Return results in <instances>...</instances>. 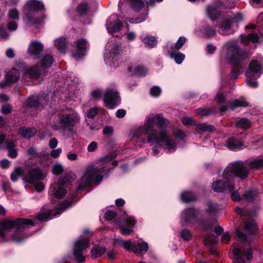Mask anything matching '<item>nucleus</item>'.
Here are the masks:
<instances>
[{
	"label": "nucleus",
	"mask_w": 263,
	"mask_h": 263,
	"mask_svg": "<svg viewBox=\"0 0 263 263\" xmlns=\"http://www.w3.org/2000/svg\"><path fill=\"white\" fill-rule=\"evenodd\" d=\"M263 72V58L260 56L258 60L252 61L249 65V68L246 71L247 77H255L259 78Z\"/></svg>",
	"instance_id": "16"
},
{
	"label": "nucleus",
	"mask_w": 263,
	"mask_h": 263,
	"mask_svg": "<svg viewBox=\"0 0 263 263\" xmlns=\"http://www.w3.org/2000/svg\"><path fill=\"white\" fill-rule=\"evenodd\" d=\"M20 77V72L16 68H13L6 75L7 84L15 83L18 81Z\"/></svg>",
	"instance_id": "29"
},
{
	"label": "nucleus",
	"mask_w": 263,
	"mask_h": 263,
	"mask_svg": "<svg viewBox=\"0 0 263 263\" xmlns=\"http://www.w3.org/2000/svg\"><path fill=\"white\" fill-rule=\"evenodd\" d=\"M116 216L115 212L112 211H107L105 214V218L107 220H112Z\"/></svg>",
	"instance_id": "60"
},
{
	"label": "nucleus",
	"mask_w": 263,
	"mask_h": 263,
	"mask_svg": "<svg viewBox=\"0 0 263 263\" xmlns=\"http://www.w3.org/2000/svg\"><path fill=\"white\" fill-rule=\"evenodd\" d=\"M115 223L119 227L122 235H129L133 232L137 221L134 216L125 214L120 220H116Z\"/></svg>",
	"instance_id": "14"
},
{
	"label": "nucleus",
	"mask_w": 263,
	"mask_h": 263,
	"mask_svg": "<svg viewBox=\"0 0 263 263\" xmlns=\"http://www.w3.org/2000/svg\"><path fill=\"white\" fill-rule=\"evenodd\" d=\"M114 245L120 246L125 250L130 251L139 255L145 254L148 248L147 243L140 238L137 241H132V239L124 240L121 238H118L114 240Z\"/></svg>",
	"instance_id": "11"
},
{
	"label": "nucleus",
	"mask_w": 263,
	"mask_h": 263,
	"mask_svg": "<svg viewBox=\"0 0 263 263\" xmlns=\"http://www.w3.org/2000/svg\"><path fill=\"white\" fill-rule=\"evenodd\" d=\"M34 128L22 127L19 129L18 134L24 138L29 139L36 133Z\"/></svg>",
	"instance_id": "37"
},
{
	"label": "nucleus",
	"mask_w": 263,
	"mask_h": 263,
	"mask_svg": "<svg viewBox=\"0 0 263 263\" xmlns=\"http://www.w3.org/2000/svg\"><path fill=\"white\" fill-rule=\"evenodd\" d=\"M71 206V201H65L58 208L46 209V212L38 214L33 220L20 218L2 220L0 221V238L5 241L11 240L17 243L21 242L26 237L21 236L20 232L21 229L34 226L38 221H47L55 218Z\"/></svg>",
	"instance_id": "2"
},
{
	"label": "nucleus",
	"mask_w": 263,
	"mask_h": 263,
	"mask_svg": "<svg viewBox=\"0 0 263 263\" xmlns=\"http://www.w3.org/2000/svg\"><path fill=\"white\" fill-rule=\"evenodd\" d=\"M98 114V109L96 107L90 108L87 113V117L90 119L93 118Z\"/></svg>",
	"instance_id": "58"
},
{
	"label": "nucleus",
	"mask_w": 263,
	"mask_h": 263,
	"mask_svg": "<svg viewBox=\"0 0 263 263\" xmlns=\"http://www.w3.org/2000/svg\"><path fill=\"white\" fill-rule=\"evenodd\" d=\"M145 0H120L118 7L121 11L122 7L128 5L135 11H139L144 5Z\"/></svg>",
	"instance_id": "22"
},
{
	"label": "nucleus",
	"mask_w": 263,
	"mask_h": 263,
	"mask_svg": "<svg viewBox=\"0 0 263 263\" xmlns=\"http://www.w3.org/2000/svg\"><path fill=\"white\" fill-rule=\"evenodd\" d=\"M180 199L183 202H188L196 200V196L190 191H184L181 193Z\"/></svg>",
	"instance_id": "42"
},
{
	"label": "nucleus",
	"mask_w": 263,
	"mask_h": 263,
	"mask_svg": "<svg viewBox=\"0 0 263 263\" xmlns=\"http://www.w3.org/2000/svg\"><path fill=\"white\" fill-rule=\"evenodd\" d=\"M251 77H247L246 83L247 85L252 88H256L258 87V82L255 80H252L251 79Z\"/></svg>",
	"instance_id": "56"
},
{
	"label": "nucleus",
	"mask_w": 263,
	"mask_h": 263,
	"mask_svg": "<svg viewBox=\"0 0 263 263\" xmlns=\"http://www.w3.org/2000/svg\"><path fill=\"white\" fill-rule=\"evenodd\" d=\"M173 133L174 137L180 140H184L186 137L185 133L179 129H174Z\"/></svg>",
	"instance_id": "52"
},
{
	"label": "nucleus",
	"mask_w": 263,
	"mask_h": 263,
	"mask_svg": "<svg viewBox=\"0 0 263 263\" xmlns=\"http://www.w3.org/2000/svg\"><path fill=\"white\" fill-rule=\"evenodd\" d=\"M142 42L145 44V46L148 48H153L157 44V40L155 36L146 34L145 36H140Z\"/></svg>",
	"instance_id": "36"
},
{
	"label": "nucleus",
	"mask_w": 263,
	"mask_h": 263,
	"mask_svg": "<svg viewBox=\"0 0 263 263\" xmlns=\"http://www.w3.org/2000/svg\"><path fill=\"white\" fill-rule=\"evenodd\" d=\"M248 105V103L244 98H240L239 99L234 100L232 103H228V106L226 105L222 106L220 107L219 110L221 113H222L226 111L228 107L231 108L232 109H234L236 107H246Z\"/></svg>",
	"instance_id": "25"
},
{
	"label": "nucleus",
	"mask_w": 263,
	"mask_h": 263,
	"mask_svg": "<svg viewBox=\"0 0 263 263\" xmlns=\"http://www.w3.org/2000/svg\"><path fill=\"white\" fill-rule=\"evenodd\" d=\"M170 53V56L171 59H173L176 64H181L185 59V54L179 50H170L166 49Z\"/></svg>",
	"instance_id": "30"
},
{
	"label": "nucleus",
	"mask_w": 263,
	"mask_h": 263,
	"mask_svg": "<svg viewBox=\"0 0 263 263\" xmlns=\"http://www.w3.org/2000/svg\"><path fill=\"white\" fill-rule=\"evenodd\" d=\"M181 121L184 125H191L194 123L193 119L189 117H183L181 118Z\"/></svg>",
	"instance_id": "59"
},
{
	"label": "nucleus",
	"mask_w": 263,
	"mask_h": 263,
	"mask_svg": "<svg viewBox=\"0 0 263 263\" xmlns=\"http://www.w3.org/2000/svg\"><path fill=\"white\" fill-rule=\"evenodd\" d=\"M186 42V38L180 36L176 43L168 42L166 45V49L177 50L180 49Z\"/></svg>",
	"instance_id": "31"
},
{
	"label": "nucleus",
	"mask_w": 263,
	"mask_h": 263,
	"mask_svg": "<svg viewBox=\"0 0 263 263\" xmlns=\"http://www.w3.org/2000/svg\"><path fill=\"white\" fill-rule=\"evenodd\" d=\"M240 36L242 42L246 45L248 44L250 42L253 43H257L259 40L258 35L254 33L248 35L241 34Z\"/></svg>",
	"instance_id": "38"
},
{
	"label": "nucleus",
	"mask_w": 263,
	"mask_h": 263,
	"mask_svg": "<svg viewBox=\"0 0 263 263\" xmlns=\"http://www.w3.org/2000/svg\"><path fill=\"white\" fill-rule=\"evenodd\" d=\"M227 59L232 64L238 65L239 67H233L231 74V79L237 78L240 69L242 68L241 60L247 57V53L241 49L237 43V40L233 39L226 43L223 46Z\"/></svg>",
	"instance_id": "4"
},
{
	"label": "nucleus",
	"mask_w": 263,
	"mask_h": 263,
	"mask_svg": "<svg viewBox=\"0 0 263 263\" xmlns=\"http://www.w3.org/2000/svg\"><path fill=\"white\" fill-rule=\"evenodd\" d=\"M206 212L210 215H215L220 210L219 205L211 201H208L206 203Z\"/></svg>",
	"instance_id": "41"
},
{
	"label": "nucleus",
	"mask_w": 263,
	"mask_h": 263,
	"mask_svg": "<svg viewBox=\"0 0 263 263\" xmlns=\"http://www.w3.org/2000/svg\"><path fill=\"white\" fill-rule=\"evenodd\" d=\"M232 187L229 188L227 193H229L231 195V197L233 200L235 201H241L242 200V197L239 193V187H236L234 181L232 182Z\"/></svg>",
	"instance_id": "33"
},
{
	"label": "nucleus",
	"mask_w": 263,
	"mask_h": 263,
	"mask_svg": "<svg viewBox=\"0 0 263 263\" xmlns=\"http://www.w3.org/2000/svg\"><path fill=\"white\" fill-rule=\"evenodd\" d=\"M104 101L108 108L112 109L120 103L119 92L115 89L107 88L104 96Z\"/></svg>",
	"instance_id": "18"
},
{
	"label": "nucleus",
	"mask_w": 263,
	"mask_h": 263,
	"mask_svg": "<svg viewBox=\"0 0 263 263\" xmlns=\"http://www.w3.org/2000/svg\"><path fill=\"white\" fill-rule=\"evenodd\" d=\"M117 156V154L114 152L112 153H109L106 155L104 157H103L101 158H100L98 160V162H100L101 164H105L109 162H110L111 160H112L113 159H114Z\"/></svg>",
	"instance_id": "46"
},
{
	"label": "nucleus",
	"mask_w": 263,
	"mask_h": 263,
	"mask_svg": "<svg viewBox=\"0 0 263 263\" xmlns=\"http://www.w3.org/2000/svg\"><path fill=\"white\" fill-rule=\"evenodd\" d=\"M121 20L122 18L116 15H111L106 20V29L109 33L111 34L119 32L123 27Z\"/></svg>",
	"instance_id": "20"
},
{
	"label": "nucleus",
	"mask_w": 263,
	"mask_h": 263,
	"mask_svg": "<svg viewBox=\"0 0 263 263\" xmlns=\"http://www.w3.org/2000/svg\"><path fill=\"white\" fill-rule=\"evenodd\" d=\"M49 94L47 93L46 95L43 97V99H41L39 100V98L35 96L30 97L27 101V105L30 107H39L40 105L43 104L42 106H44L45 102H47L46 98H49Z\"/></svg>",
	"instance_id": "26"
},
{
	"label": "nucleus",
	"mask_w": 263,
	"mask_h": 263,
	"mask_svg": "<svg viewBox=\"0 0 263 263\" xmlns=\"http://www.w3.org/2000/svg\"><path fill=\"white\" fill-rule=\"evenodd\" d=\"M236 233L238 240L242 242H245L247 240V236L245 233L241 232L238 229L236 230Z\"/></svg>",
	"instance_id": "57"
},
{
	"label": "nucleus",
	"mask_w": 263,
	"mask_h": 263,
	"mask_svg": "<svg viewBox=\"0 0 263 263\" xmlns=\"http://www.w3.org/2000/svg\"><path fill=\"white\" fill-rule=\"evenodd\" d=\"M216 100L219 103H224L226 101V98L223 93L221 91L218 92L216 96Z\"/></svg>",
	"instance_id": "63"
},
{
	"label": "nucleus",
	"mask_w": 263,
	"mask_h": 263,
	"mask_svg": "<svg viewBox=\"0 0 263 263\" xmlns=\"http://www.w3.org/2000/svg\"><path fill=\"white\" fill-rule=\"evenodd\" d=\"M71 177L69 175L61 177L58 183H54L51 185L49 191V195L56 198L64 197L67 192L64 186L66 185L67 183H69Z\"/></svg>",
	"instance_id": "15"
},
{
	"label": "nucleus",
	"mask_w": 263,
	"mask_h": 263,
	"mask_svg": "<svg viewBox=\"0 0 263 263\" xmlns=\"http://www.w3.org/2000/svg\"><path fill=\"white\" fill-rule=\"evenodd\" d=\"M45 75V71L42 70L37 65L26 68L23 72V76L24 77L28 76L30 78L33 79L40 78Z\"/></svg>",
	"instance_id": "23"
},
{
	"label": "nucleus",
	"mask_w": 263,
	"mask_h": 263,
	"mask_svg": "<svg viewBox=\"0 0 263 263\" xmlns=\"http://www.w3.org/2000/svg\"><path fill=\"white\" fill-rule=\"evenodd\" d=\"M244 228L246 231L251 234H254L256 229V225L254 221L246 222Z\"/></svg>",
	"instance_id": "47"
},
{
	"label": "nucleus",
	"mask_w": 263,
	"mask_h": 263,
	"mask_svg": "<svg viewBox=\"0 0 263 263\" xmlns=\"http://www.w3.org/2000/svg\"><path fill=\"white\" fill-rule=\"evenodd\" d=\"M203 32L208 36L211 37L213 36L215 34V30L210 28L209 26L204 27L203 29Z\"/></svg>",
	"instance_id": "55"
},
{
	"label": "nucleus",
	"mask_w": 263,
	"mask_h": 263,
	"mask_svg": "<svg viewBox=\"0 0 263 263\" xmlns=\"http://www.w3.org/2000/svg\"><path fill=\"white\" fill-rule=\"evenodd\" d=\"M24 170L21 167H15L12 172L10 178L13 182L18 180L20 176H24L23 181L25 183H29L33 185L35 190L37 192H41L45 189V186L42 180L46 176V173L42 171L40 168H32L24 174Z\"/></svg>",
	"instance_id": "5"
},
{
	"label": "nucleus",
	"mask_w": 263,
	"mask_h": 263,
	"mask_svg": "<svg viewBox=\"0 0 263 263\" xmlns=\"http://www.w3.org/2000/svg\"><path fill=\"white\" fill-rule=\"evenodd\" d=\"M198 214L199 211L194 208L184 209L180 214V221L181 225L186 226L191 224H195L197 228H200L203 230L210 229L211 226L205 225L203 221L198 219Z\"/></svg>",
	"instance_id": "12"
},
{
	"label": "nucleus",
	"mask_w": 263,
	"mask_h": 263,
	"mask_svg": "<svg viewBox=\"0 0 263 263\" xmlns=\"http://www.w3.org/2000/svg\"><path fill=\"white\" fill-rule=\"evenodd\" d=\"M221 6L215 5H209L206 8V12L209 17L213 21L220 18L221 15V12L220 10Z\"/></svg>",
	"instance_id": "24"
},
{
	"label": "nucleus",
	"mask_w": 263,
	"mask_h": 263,
	"mask_svg": "<svg viewBox=\"0 0 263 263\" xmlns=\"http://www.w3.org/2000/svg\"><path fill=\"white\" fill-rule=\"evenodd\" d=\"M80 117L78 112L71 110L68 112L61 114L58 120L51 125L52 128L55 130L73 132L75 126L80 122Z\"/></svg>",
	"instance_id": "8"
},
{
	"label": "nucleus",
	"mask_w": 263,
	"mask_h": 263,
	"mask_svg": "<svg viewBox=\"0 0 263 263\" xmlns=\"http://www.w3.org/2000/svg\"><path fill=\"white\" fill-rule=\"evenodd\" d=\"M72 46V56L74 59L78 60L85 54L87 47V42L84 39H81L76 41Z\"/></svg>",
	"instance_id": "19"
},
{
	"label": "nucleus",
	"mask_w": 263,
	"mask_h": 263,
	"mask_svg": "<svg viewBox=\"0 0 263 263\" xmlns=\"http://www.w3.org/2000/svg\"><path fill=\"white\" fill-rule=\"evenodd\" d=\"M225 145L231 150H238L243 148V143L234 137L228 139L225 143Z\"/></svg>",
	"instance_id": "28"
},
{
	"label": "nucleus",
	"mask_w": 263,
	"mask_h": 263,
	"mask_svg": "<svg viewBox=\"0 0 263 263\" xmlns=\"http://www.w3.org/2000/svg\"><path fill=\"white\" fill-rule=\"evenodd\" d=\"M233 253L235 256L234 263H246L244 258L241 256V249L238 247H234L233 250Z\"/></svg>",
	"instance_id": "44"
},
{
	"label": "nucleus",
	"mask_w": 263,
	"mask_h": 263,
	"mask_svg": "<svg viewBox=\"0 0 263 263\" xmlns=\"http://www.w3.org/2000/svg\"><path fill=\"white\" fill-rule=\"evenodd\" d=\"M16 145V141L9 140L6 138L5 134L0 132V148L7 149L8 151V156L11 158H15L17 156Z\"/></svg>",
	"instance_id": "17"
},
{
	"label": "nucleus",
	"mask_w": 263,
	"mask_h": 263,
	"mask_svg": "<svg viewBox=\"0 0 263 263\" xmlns=\"http://www.w3.org/2000/svg\"><path fill=\"white\" fill-rule=\"evenodd\" d=\"M64 169L63 166L61 164H55L53 166L52 171L54 175H59L63 172Z\"/></svg>",
	"instance_id": "54"
},
{
	"label": "nucleus",
	"mask_w": 263,
	"mask_h": 263,
	"mask_svg": "<svg viewBox=\"0 0 263 263\" xmlns=\"http://www.w3.org/2000/svg\"><path fill=\"white\" fill-rule=\"evenodd\" d=\"M20 12L16 8H13L8 11L7 16L9 19L18 20L20 18Z\"/></svg>",
	"instance_id": "45"
},
{
	"label": "nucleus",
	"mask_w": 263,
	"mask_h": 263,
	"mask_svg": "<svg viewBox=\"0 0 263 263\" xmlns=\"http://www.w3.org/2000/svg\"><path fill=\"white\" fill-rule=\"evenodd\" d=\"M234 176L240 179H245L248 176L246 166L242 161H236L229 163L223 170L221 177L220 176L212 183V189L215 192L227 193L229 188L232 187L230 178Z\"/></svg>",
	"instance_id": "3"
},
{
	"label": "nucleus",
	"mask_w": 263,
	"mask_h": 263,
	"mask_svg": "<svg viewBox=\"0 0 263 263\" xmlns=\"http://www.w3.org/2000/svg\"><path fill=\"white\" fill-rule=\"evenodd\" d=\"M45 5L41 0H29L23 8L24 20L29 25L41 24L44 17L39 15V12L44 9Z\"/></svg>",
	"instance_id": "7"
},
{
	"label": "nucleus",
	"mask_w": 263,
	"mask_h": 263,
	"mask_svg": "<svg viewBox=\"0 0 263 263\" xmlns=\"http://www.w3.org/2000/svg\"><path fill=\"white\" fill-rule=\"evenodd\" d=\"M17 24L15 21H10L7 24V28L10 31H15L17 28Z\"/></svg>",
	"instance_id": "62"
},
{
	"label": "nucleus",
	"mask_w": 263,
	"mask_h": 263,
	"mask_svg": "<svg viewBox=\"0 0 263 263\" xmlns=\"http://www.w3.org/2000/svg\"><path fill=\"white\" fill-rule=\"evenodd\" d=\"M92 232L88 229H85L83 234L76 239L73 243L72 251L75 259L78 263H82L85 260L83 251L88 248L90 244V237Z\"/></svg>",
	"instance_id": "9"
},
{
	"label": "nucleus",
	"mask_w": 263,
	"mask_h": 263,
	"mask_svg": "<svg viewBox=\"0 0 263 263\" xmlns=\"http://www.w3.org/2000/svg\"><path fill=\"white\" fill-rule=\"evenodd\" d=\"M44 49V45L36 40L32 41L28 48V53L33 56L34 58L39 59Z\"/></svg>",
	"instance_id": "21"
},
{
	"label": "nucleus",
	"mask_w": 263,
	"mask_h": 263,
	"mask_svg": "<svg viewBox=\"0 0 263 263\" xmlns=\"http://www.w3.org/2000/svg\"><path fill=\"white\" fill-rule=\"evenodd\" d=\"M109 173V170L105 167H98L93 165L87 166L84 171L82 176L78 180V186L76 191L84 190L92 182L99 183L104 178L108 176Z\"/></svg>",
	"instance_id": "6"
},
{
	"label": "nucleus",
	"mask_w": 263,
	"mask_h": 263,
	"mask_svg": "<svg viewBox=\"0 0 263 263\" xmlns=\"http://www.w3.org/2000/svg\"><path fill=\"white\" fill-rule=\"evenodd\" d=\"M235 126L237 128L248 129L251 126V121L246 118H241L235 122Z\"/></svg>",
	"instance_id": "43"
},
{
	"label": "nucleus",
	"mask_w": 263,
	"mask_h": 263,
	"mask_svg": "<svg viewBox=\"0 0 263 263\" xmlns=\"http://www.w3.org/2000/svg\"><path fill=\"white\" fill-rule=\"evenodd\" d=\"M257 192L256 190L246 191L243 194V197L248 201H252L256 196Z\"/></svg>",
	"instance_id": "50"
},
{
	"label": "nucleus",
	"mask_w": 263,
	"mask_h": 263,
	"mask_svg": "<svg viewBox=\"0 0 263 263\" xmlns=\"http://www.w3.org/2000/svg\"><path fill=\"white\" fill-rule=\"evenodd\" d=\"M218 240V238L213 234L208 235L204 238V243L205 245H213L216 244Z\"/></svg>",
	"instance_id": "49"
},
{
	"label": "nucleus",
	"mask_w": 263,
	"mask_h": 263,
	"mask_svg": "<svg viewBox=\"0 0 263 263\" xmlns=\"http://www.w3.org/2000/svg\"><path fill=\"white\" fill-rule=\"evenodd\" d=\"M123 53L121 43L109 41L104 56L106 64L113 67L118 66V62L123 59Z\"/></svg>",
	"instance_id": "10"
},
{
	"label": "nucleus",
	"mask_w": 263,
	"mask_h": 263,
	"mask_svg": "<svg viewBox=\"0 0 263 263\" xmlns=\"http://www.w3.org/2000/svg\"><path fill=\"white\" fill-rule=\"evenodd\" d=\"M243 162L245 163V166H246L249 173V167L251 169L255 170L263 167V157H259L248 163Z\"/></svg>",
	"instance_id": "32"
},
{
	"label": "nucleus",
	"mask_w": 263,
	"mask_h": 263,
	"mask_svg": "<svg viewBox=\"0 0 263 263\" xmlns=\"http://www.w3.org/2000/svg\"><path fill=\"white\" fill-rule=\"evenodd\" d=\"M53 59L51 55L45 54L41 59V66L44 68H48L51 67L53 63Z\"/></svg>",
	"instance_id": "39"
},
{
	"label": "nucleus",
	"mask_w": 263,
	"mask_h": 263,
	"mask_svg": "<svg viewBox=\"0 0 263 263\" xmlns=\"http://www.w3.org/2000/svg\"><path fill=\"white\" fill-rule=\"evenodd\" d=\"M93 2V0H83V1L78 5L77 11L81 15H85L89 9V6L92 5Z\"/></svg>",
	"instance_id": "27"
},
{
	"label": "nucleus",
	"mask_w": 263,
	"mask_h": 263,
	"mask_svg": "<svg viewBox=\"0 0 263 263\" xmlns=\"http://www.w3.org/2000/svg\"><path fill=\"white\" fill-rule=\"evenodd\" d=\"M161 91V89L160 87L154 86L150 89V95L153 97H157L160 96Z\"/></svg>",
	"instance_id": "53"
},
{
	"label": "nucleus",
	"mask_w": 263,
	"mask_h": 263,
	"mask_svg": "<svg viewBox=\"0 0 263 263\" xmlns=\"http://www.w3.org/2000/svg\"><path fill=\"white\" fill-rule=\"evenodd\" d=\"M12 107L9 104H5L2 107V112L4 114H8L11 112Z\"/></svg>",
	"instance_id": "64"
},
{
	"label": "nucleus",
	"mask_w": 263,
	"mask_h": 263,
	"mask_svg": "<svg viewBox=\"0 0 263 263\" xmlns=\"http://www.w3.org/2000/svg\"><path fill=\"white\" fill-rule=\"evenodd\" d=\"M243 20L242 15L237 13L223 21L218 27V32L223 35L233 34L237 29L238 24Z\"/></svg>",
	"instance_id": "13"
},
{
	"label": "nucleus",
	"mask_w": 263,
	"mask_h": 263,
	"mask_svg": "<svg viewBox=\"0 0 263 263\" xmlns=\"http://www.w3.org/2000/svg\"><path fill=\"white\" fill-rule=\"evenodd\" d=\"M102 95V91L99 89H97L92 91L91 92V96L95 100H98L100 99Z\"/></svg>",
	"instance_id": "61"
},
{
	"label": "nucleus",
	"mask_w": 263,
	"mask_h": 263,
	"mask_svg": "<svg viewBox=\"0 0 263 263\" xmlns=\"http://www.w3.org/2000/svg\"><path fill=\"white\" fill-rule=\"evenodd\" d=\"M147 72V69L143 66H138L135 67L133 73L137 76H144Z\"/></svg>",
	"instance_id": "48"
},
{
	"label": "nucleus",
	"mask_w": 263,
	"mask_h": 263,
	"mask_svg": "<svg viewBox=\"0 0 263 263\" xmlns=\"http://www.w3.org/2000/svg\"><path fill=\"white\" fill-rule=\"evenodd\" d=\"M55 47L61 53H65L67 50V41L65 37H60L54 41Z\"/></svg>",
	"instance_id": "35"
},
{
	"label": "nucleus",
	"mask_w": 263,
	"mask_h": 263,
	"mask_svg": "<svg viewBox=\"0 0 263 263\" xmlns=\"http://www.w3.org/2000/svg\"><path fill=\"white\" fill-rule=\"evenodd\" d=\"M196 126V130L198 133L205 132H211L215 130V128L213 125L206 123H197Z\"/></svg>",
	"instance_id": "40"
},
{
	"label": "nucleus",
	"mask_w": 263,
	"mask_h": 263,
	"mask_svg": "<svg viewBox=\"0 0 263 263\" xmlns=\"http://www.w3.org/2000/svg\"><path fill=\"white\" fill-rule=\"evenodd\" d=\"M106 248L102 245H95L91 250V255L93 258L101 256L106 252Z\"/></svg>",
	"instance_id": "34"
},
{
	"label": "nucleus",
	"mask_w": 263,
	"mask_h": 263,
	"mask_svg": "<svg viewBox=\"0 0 263 263\" xmlns=\"http://www.w3.org/2000/svg\"><path fill=\"white\" fill-rule=\"evenodd\" d=\"M181 237L185 241L191 240L192 237V233L187 229H183L180 232Z\"/></svg>",
	"instance_id": "51"
},
{
	"label": "nucleus",
	"mask_w": 263,
	"mask_h": 263,
	"mask_svg": "<svg viewBox=\"0 0 263 263\" xmlns=\"http://www.w3.org/2000/svg\"><path fill=\"white\" fill-rule=\"evenodd\" d=\"M169 121L162 114H151L147 116L143 125L139 126L130 133L132 138H138L147 135V142L152 147V155L158 156L163 149L168 153L177 149V144L173 138L167 132Z\"/></svg>",
	"instance_id": "1"
}]
</instances>
